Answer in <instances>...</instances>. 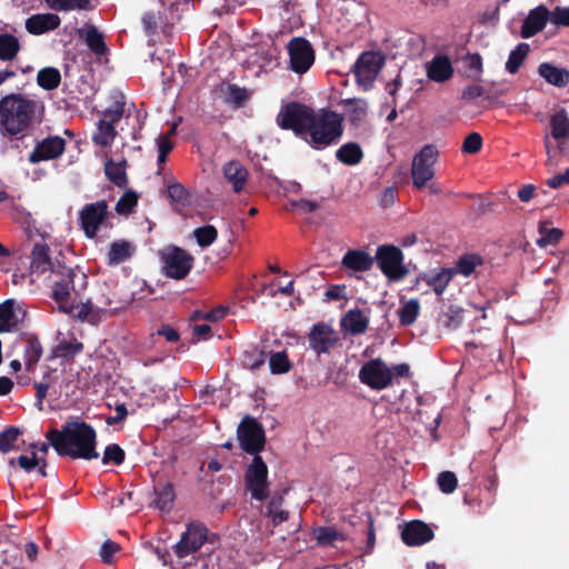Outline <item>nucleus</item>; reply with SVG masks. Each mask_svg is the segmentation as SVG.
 <instances>
[{
  "label": "nucleus",
  "mask_w": 569,
  "mask_h": 569,
  "mask_svg": "<svg viewBox=\"0 0 569 569\" xmlns=\"http://www.w3.org/2000/svg\"><path fill=\"white\" fill-rule=\"evenodd\" d=\"M44 112L42 101L23 93H10L0 99V133L9 139L22 140Z\"/></svg>",
  "instance_id": "f257e3e1"
},
{
  "label": "nucleus",
  "mask_w": 569,
  "mask_h": 569,
  "mask_svg": "<svg viewBox=\"0 0 569 569\" xmlns=\"http://www.w3.org/2000/svg\"><path fill=\"white\" fill-rule=\"evenodd\" d=\"M46 438L59 456L84 460L99 457L96 450L97 433L90 425L83 421H69L62 426L61 430L48 431Z\"/></svg>",
  "instance_id": "f03ea898"
},
{
  "label": "nucleus",
  "mask_w": 569,
  "mask_h": 569,
  "mask_svg": "<svg viewBox=\"0 0 569 569\" xmlns=\"http://www.w3.org/2000/svg\"><path fill=\"white\" fill-rule=\"evenodd\" d=\"M76 273L73 269L58 263V269L52 270V298L58 303L60 311L72 315L74 317L93 321V305L82 303L74 305L76 292L73 286V278Z\"/></svg>",
  "instance_id": "7ed1b4c3"
},
{
  "label": "nucleus",
  "mask_w": 569,
  "mask_h": 569,
  "mask_svg": "<svg viewBox=\"0 0 569 569\" xmlns=\"http://www.w3.org/2000/svg\"><path fill=\"white\" fill-rule=\"evenodd\" d=\"M546 167L556 170L562 156L569 154V111L565 108L556 110L550 116V131L543 134Z\"/></svg>",
  "instance_id": "20e7f679"
},
{
  "label": "nucleus",
  "mask_w": 569,
  "mask_h": 569,
  "mask_svg": "<svg viewBox=\"0 0 569 569\" xmlns=\"http://www.w3.org/2000/svg\"><path fill=\"white\" fill-rule=\"evenodd\" d=\"M341 133V118L336 112L321 110L312 113L305 139L312 147L321 149L338 140Z\"/></svg>",
  "instance_id": "39448f33"
},
{
  "label": "nucleus",
  "mask_w": 569,
  "mask_h": 569,
  "mask_svg": "<svg viewBox=\"0 0 569 569\" xmlns=\"http://www.w3.org/2000/svg\"><path fill=\"white\" fill-rule=\"evenodd\" d=\"M409 371L407 363L389 367L383 360L377 358L360 368L359 379L372 390H383L393 383L395 377H408Z\"/></svg>",
  "instance_id": "423d86ee"
},
{
  "label": "nucleus",
  "mask_w": 569,
  "mask_h": 569,
  "mask_svg": "<svg viewBox=\"0 0 569 569\" xmlns=\"http://www.w3.org/2000/svg\"><path fill=\"white\" fill-rule=\"evenodd\" d=\"M312 113L313 110L309 107L298 102H290L281 107L277 116V123L282 129H290L296 136L306 138Z\"/></svg>",
  "instance_id": "0eeeda50"
},
{
  "label": "nucleus",
  "mask_w": 569,
  "mask_h": 569,
  "mask_svg": "<svg viewBox=\"0 0 569 569\" xmlns=\"http://www.w3.org/2000/svg\"><path fill=\"white\" fill-rule=\"evenodd\" d=\"M376 259L381 272L390 282L401 281L408 274V269L403 263V254L395 246L378 247Z\"/></svg>",
  "instance_id": "6e6552de"
},
{
  "label": "nucleus",
  "mask_w": 569,
  "mask_h": 569,
  "mask_svg": "<svg viewBox=\"0 0 569 569\" xmlns=\"http://www.w3.org/2000/svg\"><path fill=\"white\" fill-rule=\"evenodd\" d=\"M437 150L432 146H425L412 159L411 177L413 186L422 189L435 176Z\"/></svg>",
  "instance_id": "1a4fd4ad"
},
{
  "label": "nucleus",
  "mask_w": 569,
  "mask_h": 569,
  "mask_svg": "<svg viewBox=\"0 0 569 569\" xmlns=\"http://www.w3.org/2000/svg\"><path fill=\"white\" fill-rule=\"evenodd\" d=\"M237 437L241 449L254 456L258 455L264 446L263 428L250 416H246L240 422Z\"/></svg>",
  "instance_id": "9d476101"
},
{
  "label": "nucleus",
  "mask_w": 569,
  "mask_h": 569,
  "mask_svg": "<svg viewBox=\"0 0 569 569\" xmlns=\"http://www.w3.org/2000/svg\"><path fill=\"white\" fill-rule=\"evenodd\" d=\"M164 274L173 279H183L191 270L193 257L178 247H168L161 252Z\"/></svg>",
  "instance_id": "9b49d317"
},
{
  "label": "nucleus",
  "mask_w": 569,
  "mask_h": 569,
  "mask_svg": "<svg viewBox=\"0 0 569 569\" xmlns=\"http://www.w3.org/2000/svg\"><path fill=\"white\" fill-rule=\"evenodd\" d=\"M107 218L108 206L106 201L86 204L79 213L81 228L88 238H94L98 231L107 226Z\"/></svg>",
  "instance_id": "f8f14e48"
},
{
  "label": "nucleus",
  "mask_w": 569,
  "mask_h": 569,
  "mask_svg": "<svg viewBox=\"0 0 569 569\" xmlns=\"http://www.w3.org/2000/svg\"><path fill=\"white\" fill-rule=\"evenodd\" d=\"M290 69L299 74L306 73L315 62V51L303 38H293L287 46Z\"/></svg>",
  "instance_id": "ddd939ff"
},
{
  "label": "nucleus",
  "mask_w": 569,
  "mask_h": 569,
  "mask_svg": "<svg viewBox=\"0 0 569 569\" xmlns=\"http://www.w3.org/2000/svg\"><path fill=\"white\" fill-rule=\"evenodd\" d=\"M267 476V465L256 455L246 471V482L252 498L261 501L268 496Z\"/></svg>",
  "instance_id": "4468645a"
},
{
  "label": "nucleus",
  "mask_w": 569,
  "mask_h": 569,
  "mask_svg": "<svg viewBox=\"0 0 569 569\" xmlns=\"http://www.w3.org/2000/svg\"><path fill=\"white\" fill-rule=\"evenodd\" d=\"M382 67V58L373 52L362 53L355 66L357 82L367 89L376 79Z\"/></svg>",
  "instance_id": "2eb2a0df"
},
{
  "label": "nucleus",
  "mask_w": 569,
  "mask_h": 569,
  "mask_svg": "<svg viewBox=\"0 0 569 569\" xmlns=\"http://www.w3.org/2000/svg\"><path fill=\"white\" fill-rule=\"evenodd\" d=\"M210 536H180V540L171 546L173 553L178 559L179 565H188L186 560L189 556H193L207 541L213 542L209 539Z\"/></svg>",
  "instance_id": "dca6fc26"
},
{
  "label": "nucleus",
  "mask_w": 569,
  "mask_h": 569,
  "mask_svg": "<svg viewBox=\"0 0 569 569\" xmlns=\"http://www.w3.org/2000/svg\"><path fill=\"white\" fill-rule=\"evenodd\" d=\"M336 333L330 326L315 325L309 333L310 348L317 353L328 352L336 343Z\"/></svg>",
  "instance_id": "f3484780"
},
{
  "label": "nucleus",
  "mask_w": 569,
  "mask_h": 569,
  "mask_svg": "<svg viewBox=\"0 0 569 569\" xmlns=\"http://www.w3.org/2000/svg\"><path fill=\"white\" fill-rule=\"evenodd\" d=\"M64 150V140L59 137H50L38 143L29 157V161L38 163L40 161L54 159Z\"/></svg>",
  "instance_id": "a211bd4d"
},
{
  "label": "nucleus",
  "mask_w": 569,
  "mask_h": 569,
  "mask_svg": "<svg viewBox=\"0 0 569 569\" xmlns=\"http://www.w3.org/2000/svg\"><path fill=\"white\" fill-rule=\"evenodd\" d=\"M24 310L12 299L0 305V332H8L17 328L24 318Z\"/></svg>",
  "instance_id": "6ab92c4d"
},
{
  "label": "nucleus",
  "mask_w": 569,
  "mask_h": 569,
  "mask_svg": "<svg viewBox=\"0 0 569 569\" xmlns=\"http://www.w3.org/2000/svg\"><path fill=\"white\" fill-rule=\"evenodd\" d=\"M426 72L429 80L443 83L452 78L453 66L448 57L437 54L426 64Z\"/></svg>",
  "instance_id": "aec40b11"
},
{
  "label": "nucleus",
  "mask_w": 569,
  "mask_h": 569,
  "mask_svg": "<svg viewBox=\"0 0 569 569\" xmlns=\"http://www.w3.org/2000/svg\"><path fill=\"white\" fill-rule=\"evenodd\" d=\"M551 12L543 6H538L537 8L530 10L528 17L526 18L522 27H521V37L522 38H531L541 31L547 21H550Z\"/></svg>",
  "instance_id": "412c9836"
},
{
  "label": "nucleus",
  "mask_w": 569,
  "mask_h": 569,
  "mask_svg": "<svg viewBox=\"0 0 569 569\" xmlns=\"http://www.w3.org/2000/svg\"><path fill=\"white\" fill-rule=\"evenodd\" d=\"M455 276L452 268H436L421 274V280L429 286L437 296H441Z\"/></svg>",
  "instance_id": "4be33fe9"
},
{
  "label": "nucleus",
  "mask_w": 569,
  "mask_h": 569,
  "mask_svg": "<svg viewBox=\"0 0 569 569\" xmlns=\"http://www.w3.org/2000/svg\"><path fill=\"white\" fill-rule=\"evenodd\" d=\"M60 18L54 13H38L26 20V29L32 34H42L60 26Z\"/></svg>",
  "instance_id": "5701e85b"
},
{
  "label": "nucleus",
  "mask_w": 569,
  "mask_h": 569,
  "mask_svg": "<svg viewBox=\"0 0 569 569\" xmlns=\"http://www.w3.org/2000/svg\"><path fill=\"white\" fill-rule=\"evenodd\" d=\"M267 551V542L264 536H243L238 556L251 558L252 562H258Z\"/></svg>",
  "instance_id": "b1692460"
},
{
  "label": "nucleus",
  "mask_w": 569,
  "mask_h": 569,
  "mask_svg": "<svg viewBox=\"0 0 569 569\" xmlns=\"http://www.w3.org/2000/svg\"><path fill=\"white\" fill-rule=\"evenodd\" d=\"M121 114H122V109L117 108L116 110L110 111L109 114L106 116V117H110L111 121H109L107 119L99 121L97 131L93 134V141L97 144H100L102 147H107V146L111 144V142L113 141V139L116 137V131H114V127H113L112 122L119 120Z\"/></svg>",
  "instance_id": "393cba45"
},
{
  "label": "nucleus",
  "mask_w": 569,
  "mask_h": 569,
  "mask_svg": "<svg viewBox=\"0 0 569 569\" xmlns=\"http://www.w3.org/2000/svg\"><path fill=\"white\" fill-rule=\"evenodd\" d=\"M222 172L234 192H240L243 189L248 180V171L241 162L237 160L227 162L222 168Z\"/></svg>",
  "instance_id": "a878e982"
},
{
  "label": "nucleus",
  "mask_w": 569,
  "mask_h": 569,
  "mask_svg": "<svg viewBox=\"0 0 569 569\" xmlns=\"http://www.w3.org/2000/svg\"><path fill=\"white\" fill-rule=\"evenodd\" d=\"M538 73L546 82L558 88H563L569 83V71L549 62L539 64Z\"/></svg>",
  "instance_id": "bb28decb"
},
{
  "label": "nucleus",
  "mask_w": 569,
  "mask_h": 569,
  "mask_svg": "<svg viewBox=\"0 0 569 569\" xmlns=\"http://www.w3.org/2000/svg\"><path fill=\"white\" fill-rule=\"evenodd\" d=\"M48 248L44 244H36L32 251L31 271L32 274L49 273L52 277V270L58 269V264H53L48 254Z\"/></svg>",
  "instance_id": "cd10ccee"
},
{
  "label": "nucleus",
  "mask_w": 569,
  "mask_h": 569,
  "mask_svg": "<svg viewBox=\"0 0 569 569\" xmlns=\"http://www.w3.org/2000/svg\"><path fill=\"white\" fill-rule=\"evenodd\" d=\"M342 264L352 271H368L373 266V258L365 250H349L342 258Z\"/></svg>",
  "instance_id": "c85d7f7f"
},
{
  "label": "nucleus",
  "mask_w": 569,
  "mask_h": 569,
  "mask_svg": "<svg viewBox=\"0 0 569 569\" xmlns=\"http://www.w3.org/2000/svg\"><path fill=\"white\" fill-rule=\"evenodd\" d=\"M89 47V49L97 56H102L107 46L104 43L103 34L92 24H84L78 31Z\"/></svg>",
  "instance_id": "c756f323"
},
{
  "label": "nucleus",
  "mask_w": 569,
  "mask_h": 569,
  "mask_svg": "<svg viewBox=\"0 0 569 569\" xmlns=\"http://www.w3.org/2000/svg\"><path fill=\"white\" fill-rule=\"evenodd\" d=\"M369 323V318L360 310H349L341 320L342 328L352 333L365 332Z\"/></svg>",
  "instance_id": "7c9ffc66"
},
{
  "label": "nucleus",
  "mask_w": 569,
  "mask_h": 569,
  "mask_svg": "<svg viewBox=\"0 0 569 569\" xmlns=\"http://www.w3.org/2000/svg\"><path fill=\"white\" fill-rule=\"evenodd\" d=\"M134 252V246L124 240H118L110 244L108 252V262L110 264H119L129 259Z\"/></svg>",
  "instance_id": "2f4dec72"
},
{
  "label": "nucleus",
  "mask_w": 569,
  "mask_h": 569,
  "mask_svg": "<svg viewBox=\"0 0 569 569\" xmlns=\"http://www.w3.org/2000/svg\"><path fill=\"white\" fill-rule=\"evenodd\" d=\"M362 150L359 144L349 142L341 146L337 152L336 157L339 161L348 166H355L359 163L362 159Z\"/></svg>",
  "instance_id": "473e14b6"
},
{
  "label": "nucleus",
  "mask_w": 569,
  "mask_h": 569,
  "mask_svg": "<svg viewBox=\"0 0 569 569\" xmlns=\"http://www.w3.org/2000/svg\"><path fill=\"white\" fill-rule=\"evenodd\" d=\"M61 81L60 71L53 67H46L38 71L37 83L44 90L56 89Z\"/></svg>",
  "instance_id": "72a5a7b5"
},
{
  "label": "nucleus",
  "mask_w": 569,
  "mask_h": 569,
  "mask_svg": "<svg viewBox=\"0 0 569 569\" xmlns=\"http://www.w3.org/2000/svg\"><path fill=\"white\" fill-rule=\"evenodd\" d=\"M154 493L156 498L152 505L163 512L171 510L174 500V491L172 486L168 483L160 486L156 489Z\"/></svg>",
  "instance_id": "f704fd0d"
},
{
  "label": "nucleus",
  "mask_w": 569,
  "mask_h": 569,
  "mask_svg": "<svg viewBox=\"0 0 569 569\" xmlns=\"http://www.w3.org/2000/svg\"><path fill=\"white\" fill-rule=\"evenodd\" d=\"M420 303L417 299H409L401 302V307L398 310L400 323L402 326H410L419 316Z\"/></svg>",
  "instance_id": "c9c22d12"
},
{
  "label": "nucleus",
  "mask_w": 569,
  "mask_h": 569,
  "mask_svg": "<svg viewBox=\"0 0 569 569\" xmlns=\"http://www.w3.org/2000/svg\"><path fill=\"white\" fill-rule=\"evenodd\" d=\"M20 50L17 37L8 33L0 34V59L3 61L13 60Z\"/></svg>",
  "instance_id": "e433bc0d"
},
{
  "label": "nucleus",
  "mask_w": 569,
  "mask_h": 569,
  "mask_svg": "<svg viewBox=\"0 0 569 569\" xmlns=\"http://www.w3.org/2000/svg\"><path fill=\"white\" fill-rule=\"evenodd\" d=\"M18 463L21 469H23L27 472H30L31 470L38 468V471L41 476H46L44 467H46V460L42 458H37V455L34 451L31 452V455H21L17 459H11L10 463Z\"/></svg>",
  "instance_id": "4c0bfd02"
},
{
  "label": "nucleus",
  "mask_w": 569,
  "mask_h": 569,
  "mask_svg": "<svg viewBox=\"0 0 569 569\" xmlns=\"http://www.w3.org/2000/svg\"><path fill=\"white\" fill-rule=\"evenodd\" d=\"M530 51V47L528 43L521 42L519 43L509 54L508 60L506 62V69L510 73H516L523 60L528 56Z\"/></svg>",
  "instance_id": "58836bf2"
},
{
  "label": "nucleus",
  "mask_w": 569,
  "mask_h": 569,
  "mask_svg": "<svg viewBox=\"0 0 569 569\" xmlns=\"http://www.w3.org/2000/svg\"><path fill=\"white\" fill-rule=\"evenodd\" d=\"M538 232L539 238L536 243L541 248L557 243L562 237V231L558 228H550L548 222H540Z\"/></svg>",
  "instance_id": "ea45409f"
},
{
  "label": "nucleus",
  "mask_w": 569,
  "mask_h": 569,
  "mask_svg": "<svg viewBox=\"0 0 569 569\" xmlns=\"http://www.w3.org/2000/svg\"><path fill=\"white\" fill-rule=\"evenodd\" d=\"M48 7L56 11L88 10L90 0H44Z\"/></svg>",
  "instance_id": "a19ab883"
},
{
  "label": "nucleus",
  "mask_w": 569,
  "mask_h": 569,
  "mask_svg": "<svg viewBox=\"0 0 569 569\" xmlns=\"http://www.w3.org/2000/svg\"><path fill=\"white\" fill-rule=\"evenodd\" d=\"M168 197L172 202L180 206H187L190 202V194L188 190L179 183L176 179L170 178L167 181Z\"/></svg>",
  "instance_id": "79ce46f5"
},
{
  "label": "nucleus",
  "mask_w": 569,
  "mask_h": 569,
  "mask_svg": "<svg viewBox=\"0 0 569 569\" xmlns=\"http://www.w3.org/2000/svg\"><path fill=\"white\" fill-rule=\"evenodd\" d=\"M482 263V259L477 254H466L461 257L455 269V274L459 273L463 277H469L478 266Z\"/></svg>",
  "instance_id": "37998d69"
},
{
  "label": "nucleus",
  "mask_w": 569,
  "mask_h": 569,
  "mask_svg": "<svg viewBox=\"0 0 569 569\" xmlns=\"http://www.w3.org/2000/svg\"><path fill=\"white\" fill-rule=\"evenodd\" d=\"M83 349V345L76 338H69L61 340L56 349L58 357L72 358L80 353Z\"/></svg>",
  "instance_id": "c03bdc74"
},
{
  "label": "nucleus",
  "mask_w": 569,
  "mask_h": 569,
  "mask_svg": "<svg viewBox=\"0 0 569 569\" xmlns=\"http://www.w3.org/2000/svg\"><path fill=\"white\" fill-rule=\"evenodd\" d=\"M348 536H311L315 538L316 546L325 549L330 555H333L335 551L342 549L339 543L345 542Z\"/></svg>",
  "instance_id": "a18cd8bd"
},
{
  "label": "nucleus",
  "mask_w": 569,
  "mask_h": 569,
  "mask_svg": "<svg viewBox=\"0 0 569 569\" xmlns=\"http://www.w3.org/2000/svg\"><path fill=\"white\" fill-rule=\"evenodd\" d=\"M462 309L451 306L439 317V322L448 329H457L462 322Z\"/></svg>",
  "instance_id": "49530a36"
},
{
  "label": "nucleus",
  "mask_w": 569,
  "mask_h": 569,
  "mask_svg": "<svg viewBox=\"0 0 569 569\" xmlns=\"http://www.w3.org/2000/svg\"><path fill=\"white\" fill-rule=\"evenodd\" d=\"M104 171L108 178L117 186L121 187L126 183V170L122 162L109 160L106 162Z\"/></svg>",
  "instance_id": "de8ad7c7"
},
{
  "label": "nucleus",
  "mask_w": 569,
  "mask_h": 569,
  "mask_svg": "<svg viewBox=\"0 0 569 569\" xmlns=\"http://www.w3.org/2000/svg\"><path fill=\"white\" fill-rule=\"evenodd\" d=\"M42 355V348L37 339H28L24 346V362L27 369H30L39 361Z\"/></svg>",
  "instance_id": "09e8293b"
},
{
  "label": "nucleus",
  "mask_w": 569,
  "mask_h": 569,
  "mask_svg": "<svg viewBox=\"0 0 569 569\" xmlns=\"http://www.w3.org/2000/svg\"><path fill=\"white\" fill-rule=\"evenodd\" d=\"M193 234L198 244L204 248L209 247L217 239L218 232L213 226H204L197 228Z\"/></svg>",
  "instance_id": "8fccbe9b"
},
{
  "label": "nucleus",
  "mask_w": 569,
  "mask_h": 569,
  "mask_svg": "<svg viewBox=\"0 0 569 569\" xmlns=\"http://www.w3.org/2000/svg\"><path fill=\"white\" fill-rule=\"evenodd\" d=\"M268 517L274 525H278L289 518L288 511L282 509V499H273L268 506Z\"/></svg>",
  "instance_id": "3c124183"
},
{
  "label": "nucleus",
  "mask_w": 569,
  "mask_h": 569,
  "mask_svg": "<svg viewBox=\"0 0 569 569\" xmlns=\"http://www.w3.org/2000/svg\"><path fill=\"white\" fill-rule=\"evenodd\" d=\"M437 483L439 486V489L443 492V493H452L457 486H458V480H457V477L453 472L451 471H442L439 473L438 478H437Z\"/></svg>",
  "instance_id": "603ef678"
},
{
  "label": "nucleus",
  "mask_w": 569,
  "mask_h": 569,
  "mask_svg": "<svg viewBox=\"0 0 569 569\" xmlns=\"http://www.w3.org/2000/svg\"><path fill=\"white\" fill-rule=\"evenodd\" d=\"M270 370L274 375H280L289 371L290 362L284 352H276L269 360Z\"/></svg>",
  "instance_id": "864d4df0"
},
{
  "label": "nucleus",
  "mask_w": 569,
  "mask_h": 569,
  "mask_svg": "<svg viewBox=\"0 0 569 569\" xmlns=\"http://www.w3.org/2000/svg\"><path fill=\"white\" fill-rule=\"evenodd\" d=\"M121 550V547L119 543L110 540V539H107L102 546L100 547V550H99V556L101 558V561L103 563H112L114 561V556L120 552Z\"/></svg>",
  "instance_id": "5fc2aeb1"
},
{
  "label": "nucleus",
  "mask_w": 569,
  "mask_h": 569,
  "mask_svg": "<svg viewBox=\"0 0 569 569\" xmlns=\"http://www.w3.org/2000/svg\"><path fill=\"white\" fill-rule=\"evenodd\" d=\"M138 196L132 191H127L118 200L116 204V211L119 214L129 213L137 204Z\"/></svg>",
  "instance_id": "6e6d98bb"
},
{
  "label": "nucleus",
  "mask_w": 569,
  "mask_h": 569,
  "mask_svg": "<svg viewBox=\"0 0 569 569\" xmlns=\"http://www.w3.org/2000/svg\"><path fill=\"white\" fill-rule=\"evenodd\" d=\"M20 435L18 428L11 427L0 433V451L8 452L12 450L14 442Z\"/></svg>",
  "instance_id": "4d7b16f0"
},
{
  "label": "nucleus",
  "mask_w": 569,
  "mask_h": 569,
  "mask_svg": "<svg viewBox=\"0 0 569 569\" xmlns=\"http://www.w3.org/2000/svg\"><path fill=\"white\" fill-rule=\"evenodd\" d=\"M463 63L470 78H478L482 72V59L479 54H468Z\"/></svg>",
  "instance_id": "13d9d810"
},
{
  "label": "nucleus",
  "mask_w": 569,
  "mask_h": 569,
  "mask_svg": "<svg viewBox=\"0 0 569 569\" xmlns=\"http://www.w3.org/2000/svg\"><path fill=\"white\" fill-rule=\"evenodd\" d=\"M124 460V451L116 443L106 447L103 452L102 462H113L116 465L122 463Z\"/></svg>",
  "instance_id": "bf43d9fd"
},
{
  "label": "nucleus",
  "mask_w": 569,
  "mask_h": 569,
  "mask_svg": "<svg viewBox=\"0 0 569 569\" xmlns=\"http://www.w3.org/2000/svg\"><path fill=\"white\" fill-rule=\"evenodd\" d=\"M184 2L183 0H161V4L164 8L161 16L163 20L169 22L179 17L180 6Z\"/></svg>",
  "instance_id": "052dcab7"
},
{
  "label": "nucleus",
  "mask_w": 569,
  "mask_h": 569,
  "mask_svg": "<svg viewBox=\"0 0 569 569\" xmlns=\"http://www.w3.org/2000/svg\"><path fill=\"white\" fill-rule=\"evenodd\" d=\"M482 146V138L477 132L469 133L462 144V151L466 153H477Z\"/></svg>",
  "instance_id": "680f3d73"
},
{
  "label": "nucleus",
  "mask_w": 569,
  "mask_h": 569,
  "mask_svg": "<svg viewBox=\"0 0 569 569\" xmlns=\"http://www.w3.org/2000/svg\"><path fill=\"white\" fill-rule=\"evenodd\" d=\"M401 533H433V529L420 520L406 523Z\"/></svg>",
  "instance_id": "e2e57ef3"
},
{
  "label": "nucleus",
  "mask_w": 569,
  "mask_h": 569,
  "mask_svg": "<svg viewBox=\"0 0 569 569\" xmlns=\"http://www.w3.org/2000/svg\"><path fill=\"white\" fill-rule=\"evenodd\" d=\"M550 22L556 26H569V7L556 8L550 14Z\"/></svg>",
  "instance_id": "0e129e2a"
},
{
  "label": "nucleus",
  "mask_w": 569,
  "mask_h": 569,
  "mask_svg": "<svg viewBox=\"0 0 569 569\" xmlns=\"http://www.w3.org/2000/svg\"><path fill=\"white\" fill-rule=\"evenodd\" d=\"M242 363L247 368L256 369L263 363V356L258 351H246L243 353Z\"/></svg>",
  "instance_id": "69168bd1"
},
{
  "label": "nucleus",
  "mask_w": 569,
  "mask_h": 569,
  "mask_svg": "<svg viewBox=\"0 0 569 569\" xmlns=\"http://www.w3.org/2000/svg\"><path fill=\"white\" fill-rule=\"evenodd\" d=\"M154 545L152 541L148 542L150 548L157 553L158 558L162 561L163 565L172 563V556L167 547L161 546V540L158 539Z\"/></svg>",
  "instance_id": "338daca9"
},
{
  "label": "nucleus",
  "mask_w": 569,
  "mask_h": 569,
  "mask_svg": "<svg viewBox=\"0 0 569 569\" xmlns=\"http://www.w3.org/2000/svg\"><path fill=\"white\" fill-rule=\"evenodd\" d=\"M568 183H569V168L563 173L553 176L552 178L547 180V184L552 189L560 188L562 184H568Z\"/></svg>",
  "instance_id": "774afa93"
}]
</instances>
